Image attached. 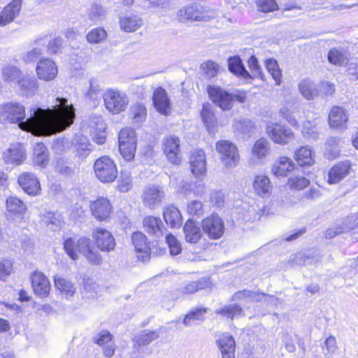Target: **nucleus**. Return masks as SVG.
Wrapping results in <instances>:
<instances>
[{
    "label": "nucleus",
    "mask_w": 358,
    "mask_h": 358,
    "mask_svg": "<svg viewBox=\"0 0 358 358\" xmlns=\"http://www.w3.org/2000/svg\"><path fill=\"white\" fill-rule=\"evenodd\" d=\"M269 151V143L264 138L258 139L254 144L252 149V157L257 159L264 158Z\"/></svg>",
    "instance_id": "nucleus-43"
},
{
    "label": "nucleus",
    "mask_w": 358,
    "mask_h": 358,
    "mask_svg": "<svg viewBox=\"0 0 358 358\" xmlns=\"http://www.w3.org/2000/svg\"><path fill=\"white\" fill-rule=\"evenodd\" d=\"M93 238L99 249L101 251L110 252L115 247V241L113 234L103 228H96L93 233Z\"/></svg>",
    "instance_id": "nucleus-14"
},
{
    "label": "nucleus",
    "mask_w": 358,
    "mask_h": 358,
    "mask_svg": "<svg viewBox=\"0 0 358 358\" xmlns=\"http://www.w3.org/2000/svg\"><path fill=\"white\" fill-rule=\"evenodd\" d=\"M264 296V293L243 289L234 293L232 296L231 300H245L248 302H258L262 301V296Z\"/></svg>",
    "instance_id": "nucleus-42"
},
{
    "label": "nucleus",
    "mask_w": 358,
    "mask_h": 358,
    "mask_svg": "<svg viewBox=\"0 0 358 358\" xmlns=\"http://www.w3.org/2000/svg\"><path fill=\"white\" fill-rule=\"evenodd\" d=\"M298 88L302 96L307 100H313L320 96L318 85L309 79L301 80Z\"/></svg>",
    "instance_id": "nucleus-28"
},
{
    "label": "nucleus",
    "mask_w": 358,
    "mask_h": 358,
    "mask_svg": "<svg viewBox=\"0 0 358 358\" xmlns=\"http://www.w3.org/2000/svg\"><path fill=\"white\" fill-rule=\"evenodd\" d=\"M349 118L348 111L343 108L334 106L331 108L329 115V123L331 127L336 129H345Z\"/></svg>",
    "instance_id": "nucleus-19"
},
{
    "label": "nucleus",
    "mask_w": 358,
    "mask_h": 358,
    "mask_svg": "<svg viewBox=\"0 0 358 358\" xmlns=\"http://www.w3.org/2000/svg\"><path fill=\"white\" fill-rule=\"evenodd\" d=\"M187 212L190 215L200 217L203 215V203L197 200L190 201L187 206Z\"/></svg>",
    "instance_id": "nucleus-60"
},
{
    "label": "nucleus",
    "mask_w": 358,
    "mask_h": 358,
    "mask_svg": "<svg viewBox=\"0 0 358 358\" xmlns=\"http://www.w3.org/2000/svg\"><path fill=\"white\" fill-rule=\"evenodd\" d=\"M22 189L29 195H36L41 191L39 180H17Z\"/></svg>",
    "instance_id": "nucleus-53"
},
{
    "label": "nucleus",
    "mask_w": 358,
    "mask_h": 358,
    "mask_svg": "<svg viewBox=\"0 0 358 358\" xmlns=\"http://www.w3.org/2000/svg\"><path fill=\"white\" fill-rule=\"evenodd\" d=\"M103 98L106 109L113 114L124 111L129 103L126 94L117 90H107L103 93Z\"/></svg>",
    "instance_id": "nucleus-4"
},
{
    "label": "nucleus",
    "mask_w": 358,
    "mask_h": 358,
    "mask_svg": "<svg viewBox=\"0 0 358 358\" xmlns=\"http://www.w3.org/2000/svg\"><path fill=\"white\" fill-rule=\"evenodd\" d=\"M181 192L186 195L193 194L195 196H201L205 192V186L202 180H182Z\"/></svg>",
    "instance_id": "nucleus-36"
},
{
    "label": "nucleus",
    "mask_w": 358,
    "mask_h": 358,
    "mask_svg": "<svg viewBox=\"0 0 358 358\" xmlns=\"http://www.w3.org/2000/svg\"><path fill=\"white\" fill-rule=\"evenodd\" d=\"M90 134L97 144H103L106 140V124L102 118L94 116L90 121Z\"/></svg>",
    "instance_id": "nucleus-21"
},
{
    "label": "nucleus",
    "mask_w": 358,
    "mask_h": 358,
    "mask_svg": "<svg viewBox=\"0 0 358 358\" xmlns=\"http://www.w3.org/2000/svg\"><path fill=\"white\" fill-rule=\"evenodd\" d=\"M321 129L320 120H315L313 122L306 121L303 125L301 132L307 138L315 140L318 138Z\"/></svg>",
    "instance_id": "nucleus-37"
},
{
    "label": "nucleus",
    "mask_w": 358,
    "mask_h": 358,
    "mask_svg": "<svg viewBox=\"0 0 358 358\" xmlns=\"http://www.w3.org/2000/svg\"><path fill=\"white\" fill-rule=\"evenodd\" d=\"M132 243L136 252L145 255V256H142V260L143 262L147 261L149 259L150 248L145 236L139 231L134 232L132 235Z\"/></svg>",
    "instance_id": "nucleus-30"
},
{
    "label": "nucleus",
    "mask_w": 358,
    "mask_h": 358,
    "mask_svg": "<svg viewBox=\"0 0 358 358\" xmlns=\"http://www.w3.org/2000/svg\"><path fill=\"white\" fill-rule=\"evenodd\" d=\"M298 170L293 161L288 157H279L271 166V173L275 177H287L289 173Z\"/></svg>",
    "instance_id": "nucleus-15"
},
{
    "label": "nucleus",
    "mask_w": 358,
    "mask_h": 358,
    "mask_svg": "<svg viewBox=\"0 0 358 358\" xmlns=\"http://www.w3.org/2000/svg\"><path fill=\"white\" fill-rule=\"evenodd\" d=\"M64 248L70 258L76 260L78 259V252L85 255L92 248L91 241L81 237L75 243L72 238H68L64 242Z\"/></svg>",
    "instance_id": "nucleus-8"
},
{
    "label": "nucleus",
    "mask_w": 358,
    "mask_h": 358,
    "mask_svg": "<svg viewBox=\"0 0 358 358\" xmlns=\"http://www.w3.org/2000/svg\"><path fill=\"white\" fill-rule=\"evenodd\" d=\"M90 208L95 218L104 220L110 213L111 205L107 199L100 197L91 203Z\"/></svg>",
    "instance_id": "nucleus-23"
},
{
    "label": "nucleus",
    "mask_w": 358,
    "mask_h": 358,
    "mask_svg": "<svg viewBox=\"0 0 358 358\" xmlns=\"http://www.w3.org/2000/svg\"><path fill=\"white\" fill-rule=\"evenodd\" d=\"M185 241L189 243H198L201 237L202 232L200 226L192 219H189L183 227Z\"/></svg>",
    "instance_id": "nucleus-26"
},
{
    "label": "nucleus",
    "mask_w": 358,
    "mask_h": 358,
    "mask_svg": "<svg viewBox=\"0 0 358 358\" xmlns=\"http://www.w3.org/2000/svg\"><path fill=\"white\" fill-rule=\"evenodd\" d=\"M129 117L131 123L134 125H139L146 120L147 109L142 103H135L131 106Z\"/></svg>",
    "instance_id": "nucleus-32"
},
{
    "label": "nucleus",
    "mask_w": 358,
    "mask_h": 358,
    "mask_svg": "<svg viewBox=\"0 0 358 358\" xmlns=\"http://www.w3.org/2000/svg\"><path fill=\"white\" fill-rule=\"evenodd\" d=\"M2 76L6 82H17L20 80L21 71L14 66H6L2 69Z\"/></svg>",
    "instance_id": "nucleus-51"
},
{
    "label": "nucleus",
    "mask_w": 358,
    "mask_h": 358,
    "mask_svg": "<svg viewBox=\"0 0 358 358\" xmlns=\"http://www.w3.org/2000/svg\"><path fill=\"white\" fill-rule=\"evenodd\" d=\"M215 149L225 168L231 169L238 166L240 162V155L234 143L229 141L221 140L216 143Z\"/></svg>",
    "instance_id": "nucleus-2"
},
{
    "label": "nucleus",
    "mask_w": 358,
    "mask_h": 358,
    "mask_svg": "<svg viewBox=\"0 0 358 358\" xmlns=\"http://www.w3.org/2000/svg\"><path fill=\"white\" fill-rule=\"evenodd\" d=\"M208 285V280L204 278L199 279L196 281H185L176 292L182 294H190L207 287Z\"/></svg>",
    "instance_id": "nucleus-35"
},
{
    "label": "nucleus",
    "mask_w": 358,
    "mask_h": 358,
    "mask_svg": "<svg viewBox=\"0 0 358 358\" xmlns=\"http://www.w3.org/2000/svg\"><path fill=\"white\" fill-rule=\"evenodd\" d=\"M6 206L7 210L14 215L22 216L27 210V206L24 201L14 196H10L6 199Z\"/></svg>",
    "instance_id": "nucleus-33"
},
{
    "label": "nucleus",
    "mask_w": 358,
    "mask_h": 358,
    "mask_svg": "<svg viewBox=\"0 0 358 358\" xmlns=\"http://www.w3.org/2000/svg\"><path fill=\"white\" fill-rule=\"evenodd\" d=\"M294 158L300 166H310L315 163V154L309 146H301L297 149Z\"/></svg>",
    "instance_id": "nucleus-27"
},
{
    "label": "nucleus",
    "mask_w": 358,
    "mask_h": 358,
    "mask_svg": "<svg viewBox=\"0 0 358 358\" xmlns=\"http://www.w3.org/2000/svg\"><path fill=\"white\" fill-rule=\"evenodd\" d=\"M350 171V164L349 162H339L329 171V179H342L349 174Z\"/></svg>",
    "instance_id": "nucleus-44"
},
{
    "label": "nucleus",
    "mask_w": 358,
    "mask_h": 358,
    "mask_svg": "<svg viewBox=\"0 0 358 358\" xmlns=\"http://www.w3.org/2000/svg\"><path fill=\"white\" fill-rule=\"evenodd\" d=\"M136 148V142L124 143L122 141V144H119V150L122 157L127 161L132 159L134 157Z\"/></svg>",
    "instance_id": "nucleus-56"
},
{
    "label": "nucleus",
    "mask_w": 358,
    "mask_h": 358,
    "mask_svg": "<svg viewBox=\"0 0 358 358\" xmlns=\"http://www.w3.org/2000/svg\"><path fill=\"white\" fill-rule=\"evenodd\" d=\"M55 285L62 293L66 294V296H72L76 288L71 282L60 276L55 277Z\"/></svg>",
    "instance_id": "nucleus-48"
},
{
    "label": "nucleus",
    "mask_w": 358,
    "mask_h": 358,
    "mask_svg": "<svg viewBox=\"0 0 358 358\" xmlns=\"http://www.w3.org/2000/svg\"><path fill=\"white\" fill-rule=\"evenodd\" d=\"M257 9L262 13H269L279 9L275 0H256Z\"/></svg>",
    "instance_id": "nucleus-57"
},
{
    "label": "nucleus",
    "mask_w": 358,
    "mask_h": 358,
    "mask_svg": "<svg viewBox=\"0 0 358 358\" xmlns=\"http://www.w3.org/2000/svg\"><path fill=\"white\" fill-rule=\"evenodd\" d=\"M189 169L196 178L203 177L206 173V157L201 149H195L190 152L189 157Z\"/></svg>",
    "instance_id": "nucleus-11"
},
{
    "label": "nucleus",
    "mask_w": 358,
    "mask_h": 358,
    "mask_svg": "<svg viewBox=\"0 0 358 358\" xmlns=\"http://www.w3.org/2000/svg\"><path fill=\"white\" fill-rule=\"evenodd\" d=\"M88 16L90 20L96 23L106 18V10L100 5L93 4L89 10Z\"/></svg>",
    "instance_id": "nucleus-52"
},
{
    "label": "nucleus",
    "mask_w": 358,
    "mask_h": 358,
    "mask_svg": "<svg viewBox=\"0 0 358 358\" xmlns=\"http://www.w3.org/2000/svg\"><path fill=\"white\" fill-rule=\"evenodd\" d=\"M17 84L22 94L27 96L34 95L38 87L36 80L33 77L24 76L18 80Z\"/></svg>",
    "instance_id": "nucleus-39"
},
{
    "label": "nucleus",
    "mask_w": 358,
    "mask_h": 358,
    "mask_svg": "<svg viewBox=\"0 0 358 358\" xmlns=\"http://www.w3.org/2000/svg\"><path fill=\"white\" fill-rule=\"evenodd\" d=\"M216 343L221 352L222 358H235L236 341L228 333L216 340Z\"/></svg>",
    "instance_id": "nucleus-20"
},
{
    "label": "nucleus",
    "mask_w": 358,
    "mask_h": 358,
    "mask_svg": "<svg viewBox=\"0 0 358 358\" xmlns=\"http://www.w3.org/2000/svg\"><path fill=\"white\" fill-rule=\"evenodd\" d=\"M107 33L103 28L97 27L92 29L87 34V40L90 43H99L106 39Z\"/></svg>",
    "instance_id": "nucleus-55"
},
{
    "label": "nucleus",
    "mask_w": 358,
    "mask_h": 358,
    "mask_svg": "<svg viewBox=\"0 0 358 358\" xmlns=\"http://www.w3.org/2000/svg\"><path fill=\"white\" fill-rule=\"evenodd\" d=\"M3 158L6 164H20L25 159V149L21 143H13L3 152Z\"/></svg>",
    "instance_id": "nucleus-18"
},
{
    "label": "nucleus",
    "mask_w": 358,
    "mask_h": 358,
    "mask_svg": "<svg viewBox=\"0 0 358 358\" xmlns=\"http://www.w3.org/2000/svg\"><path fill=\"white\" fill-rule=\"evenodd\" d=\"M31 286L34 293L39 297L48 296L50 290V283L42 273L35 271L31 275Z\"/></svg>",
    "instance_id": "nucleus-17"
},
{
    "label": "nucleus",
    "mask_w": 358,
    "mask_h": 358,
    "mask_svg": "<svg viewBox=\"0 0 358 358\" xmlns=\"http://www.w3.org/2000/svg\"><path fill=\"white\" fill-rule=\"evenodd\" d=\"M122 141L124 143L136 142V135L134 129L131 128H124L120 130L119 133V144H122Z\"/></svg>",
    "instance_id": "nucleus-59"
},
{
    "label": "nucleus",
    "mask_w": 358,
    "mask_h": 358,
    "mask_svg": "<svg viewBox=\"0 0 358 358\" xmlns=\"http://www.w3.org/2000/svg\"><path fill=\"white\" fill-rule=\"evenodd\" d=\"M302 105L299 101L287 102L280 110L283 118L292 126H297L298 120L303 113Z\"/></svg>",
    "instance_id": "nucleus-13"
},
{
    "label": "nucleus",
    "mask_w": 358,
    "mask_h": 358,
    "mask_svg": "<svg viewBox=\"0 0 358 358\" xmlns=\"http://www.w3.org/2000/svg\"><path fill=\"white\" fill-rule=\"evenodd\" d=\"M164 197L165 192L162 188L154 185L145 187L142 195L144 205L150 209L159 206Z\"/></svg>",
    "instance_id": "nucleus-12"
},
{
    "label": "nucleus",
    "mask_w": 358,
    "mask_h": 358,
    "mask_svg": "<svg viewBox=\"0 0 358 358\" xmlns=\"http://www.w3.org/2000/svg\"><path fill=\"white\" fill-rule=\"evenodd\" d=\"M265 65L268 72L271 74L277 85L281 83L282 73L276 60L268 59L265 61Z\"/></svg>",
    "instance_id": "nucleus-49"
},
{
    "label": "nucleus",
    "mask_w": 358,
    "mask_h": 358,
    "mask_svg": "<svg viewBox=\"0 0 358 358\" xmlns=\"http://www.w3.org/2000/svg\"><path fill=\"white\" fill-rule=\"evenodd\" d=\"M266 133L274 143L282 145L288 143L294 137L292 129L280 124L271 123L268 124Z\"/></svg>",
    "instance_id": "nucleus-10"
},
{
    "label": "nucleus",
    "mask_w": 358,
    "mask_h": 358,
    "mask_svg": "<svg viewBox=\"0 0 358 358\" xmlns=\"http://www.w3.org/2000/svg\"><path fill=\"white\" fill-rule=\"evenodd\" d=\"M207 90L210 99L222 110H228L233 107L232 94L219 86L209 85Z\"/></svg>",
    "instance_id": "nucleus-6"
},
{
    "label": "nucleus",
    "mask_w": 358,
    "mask_h": 358,
    "mask_svg": "<svg viewBox=\"0 0 358 358\" xmlns=\"http://www.w3.org/2000/svg\"><path fill=\"white\" fill-rule=\"evenodd\" d=\"M201 66L203 68L204 73L208 78L215 77L217 75L219 69V65L211 60H209L206 63H203Z\"/></svg>",
    "instance_id": "nucleus-64"
},
{
    "label": "nucleus",
    "mask_w": 358,
    "mask_h": 358,
    "mask_svg": "<svg viewBox=\"0 0 358 358\" xmlns=\"http://www.w3.org/2000/svg\"><path fill=\"white\" fill-rule=\"evenodd\" d=\"M208 308L196 307L191 309L183 317L182 323L186 327H190L196 321H203L205 315L208 313Z\"/></svg>",
    "instance_id": "nucleus-34"
},
{
    "label": "nucleus",
    "mask_w": 358,
    "mask_h": 358,
    "mask_svg": "<svg viewBox=\"0 0 358 358\" xmlns=\"http://www.w3.org/2000/svg\"><path fill=\"white\" fill-rule=\"evenodd\" d=\"M178 20L181 22L186 21H209L215 18V11L206 9L197 3H192L181 8L178 12Z\"/></svg>",
    "instance_id": "nucleus-3"
},
{
    "label": "nucleus",
    "mask_w": 358,
    "mask_h": 358,
    "mask_svg": "<svg viewBox=\"0 0 358 358\" xmlns=\"http://www.w3.org/2000/svg\"><path fill=\"white\" fill-rule=\"evenodd\" d=\"M166 241L169 248V251L171 255H177L181 252V245L173 234H167L166 236Z\"/></svg>",
    "instance_id": "nucleus-58"
},
{
    "label": "nucleus",
    "mask_w": 358,
    "mask_h": 358,
    "mask_svg": "<svg viewBox=\"0 0 358 358\" xmlns=\"http://www.w3.org/2000/svg\"><path fill=\"white\" fill-rule=\"evenodd\" d=\"M101 91V88L99 82L92 79L90 81V87L88 91L85 93V96L90 99H96Z\"/></svg>",
    "instance_id": "nucleus-63"
},
{
    "label": "nucleus",
    "mask_w": 358,
    "mask_h": 358,
    "mask_svg": "<svg viewBox=\"0 0 358 358\" xmlns=\"http://www.w3.org/2000/svg\"><path fill=\"white\" fill-rule=\"evenodd\" d=\"M36 71L38 78L45 81L52 80L58 73L56 64L49 59H41L36 67Z\"/></svg>",
    "instance_id": "nucleus-16"
},
{
    "label": "nucleus",
    "mask_w": 358,
    "mask_h": 358,
    "mask_svg": "<svg viewBox=\"0 0 358 358\" xmlns=\"http://www.w3.org/2000/svg\"><path fill=\"white\" fill-rule=\"evenodd\" d=\"M164 219L171 228H178L182 224V215L180 210L174 206H169L164 210Z\"/></svg>",
    "instance_id": "nucleus-31"
},
{
    "label": "nucleus",
    "mask_w": 358,
    "mask_h": 358,
    "mask_svg": "<svg viewBox=\"0 0 358 358\" xmlns=\"http://www.w3.org/2000/svg\"><path fill=\"white\" fill-rule=\"evenodd\" d=\"M201 226L203 233L211 240H217L224 234V220L216 213H213L203 219Z\"/></svg>",
    "instance_id": "nucleus-5"
},
{
    "label": "nucleus",
    "mask_w": 358,
    "mask_h": 358,
    "mask_svg": "<svg viewBox=\"0 0 358 358\" xmlns=\"http://www.w3.org/2000/svg\"><path fill=\"white\" fill-rule=\"evenodd\" d=\"M253 188L257 195L264 198L271 195L273 185L271 180H253Z\"/></svg>",
    "instance_id": "nucleus-46"
},
{
    "label": "nucleus",
    "mask_w": 358,
    "mask_h": 358,
    "mask_svg": "<svg viewBox=\"0 0 358 358\" xmlns=\"http://www.w3.org/2000/svg\"><path fill=\"white\" fill-rule=\"evenodd\" d=\"M248 66L251 71L250 78L256 77L263 79V74L261 67L259 65L257 59L255 56H251L248 59Z\"/></svg>",
    "instance_id": "nucleus-62"
},
{
    "label": "nucleus",
    "mask_w": 358,
    "mask_h": 358,
    "mask_svg": "<svg viewBox=\"0 0 358 358\" xmlns=\"http://www.w3.org/2000/svg\"><path fill=\"white\" fill-rule=\"evenodd\" d=\"M1 117L18 124L24 131L36 136H48L62 131L74 122L75 110L65 98H57L52 108L33 107L25 119V108L17 102L1 105Z\"/></svg>",
    "instance_id": "nucleus-1"
},
{
    "label": "nucleus",
    "mask_w": 358,
    "mask_h": 358,
    "mask_svg": "<svg viewBox=\"0 0 358 358\" xmlns=\"http://www.w3.org/2000/svg\"><path fill=\"white\" fill-rule=\"evenodd\" d=\"M215 313L231 320H233L236 316L243 315L242 308L236 303L225 305L220 308L216 309Z\"/></svg>",
    "instance_id": "nucleus-41"
},
{
    "label": "nucleus",
    "mask_w": 358,
    "mask_h": 358,
    "mask_svg": "<svg viewBox=\"0 0 358 358\" xmlns=\"http://www.w3.org/2000/svg\"><path fill=\"white\" fill-rule=\"evenodd\" d=\"M153 103L157 110L162 115H167L171 109L170 101L164 89L158 87L154 91Z\"/></svg>",
    "instance_id": "nucleus-22"
},
{
    "label": "nucleus",
    "mask_w": 358,
    "mask_h": 358,
    "mask_svg": "<svg viewBox=\"0 0 358 358\" xmlns=\"http://www.w3.org/2000/svg\"><path fill=\"white\" fill-rule=\"evenodd\" d=\"M121 29L125 32H134L143 25V20L136 15H124L120 17Z\"/></svg>",
    "instance_id": "nucleus-29"
},
{
    "label": "nucleus",
    "mask_w": 358,
    "mask_h": 358,
    "mask_svg": "<svg viewBox=\"0 0 358 358\" xmlns=\"http://www.w3.org/2000/svg\"><path fill=\"white\" fill-rule=\"evenodd\" d=\"M21 9V0H13L0 13V27L12 22Z\"/></svg>",
    "instance_id": "nucleus-24"
},
{
    "label": "nucleus",
    "mask_w": 358,
    "mask_h": 358,
    "mask_svg": "<svg viewBox=\"0 0 358 358\" xmlns=\"http://www.w3.org/2000/svg\"><path fill=\"white\" fill-rule=\"evenodd\" d=\"M348 54L345 51L339 50L336 48L330 50L328 53V60L335 65H343L348 60Z\"/></svg>",
    "instance_id": "nucleus-50"
},
{
    "label": "nucleus",
    "mask_w": 358,
    "mask_h": 358,
    "mask_svg": "<svg viewBox=\"0 0 358 358\" xmlns=\"http://www.w3.org/2000/svg\"><path fill=\"white\" fill-rule=\"evenodd\" d=\"M229 70L234 74L247 79L250 78V74L245 69L243 64L238 57H232L228 59Z\"/></svg>",
    "instance_id": "nucleus-38"
},
{
    "label": "nucleus",
    "mask_w": 358,
    "mask_h": 358,
    "mask_svg": "<svg viewBox=\"0 0 358 358\" xmlns=\"http://www.w3.org/2000/svg\"><path fill=\"white\" fill-rule=\"evenodd\" d=\"M324 155L329 159H334L339 156V139L338 138L330 137L327 140Z\"/></svg>",
    "instance_id": "nucleus-47"
},
{
    "label": "nucleus",
    "mask_w": 358,
    "mask_h": 358,
    "mask_svg": "<svg viewBox=\"0 0 358 358\" xmlns=\"http://www.w3.org/2000/svg\"><path fill=\"white\" fill-rule=\"evenodd\" d=\"M159 337V330H143L137 335L134 341L140 346H145Z\"/></svg>",
    "instance_id": "nucleus-45"
},
{
    "label": "nucleus",
    "mask_w": 358,
    "mask_h": 358,
    "mask_svg": "<svg viewBox=\"0 0 358 358\" xmlns=\"http://www.w3.org/2000/svg\"><path fill=\"white\" fill-rule=\"evenodd\" d=\"M163 150L169 162L179 164L182 157L180 150V139L178 136L169 135L163 140Z\"/></svg>",
    "instance_id": "nucleus-9"
},
{
    "label": "nucleus",
    "mask_w": 358,
    "mask_h": 358,
    "mask_svg": "<svg viewBox=\"0 0 358 358\" xmlns=\"http://www.w3.org/2000/svg\"><path fill=\"white\" fill-rule=\"evenodd\" d=\"M201 116L208 130L213 131L217 126V119L209 103L203 104Z\"/></svg>",
    "instance_id": "nucleus-40"
},
{
    "label": "nucleus",
    "mask_w": 358,
    "mask_h": 358,
    "mask_svg": "<svg viewBox=\"0 0 358 358\" xmlns=\"http://www.w3.org/2000/svg\"><path fill=\"white\" fill-rule=\"evenodd\" d=\"M234 126L236 131L246 136H249L254 128L253 122L248 119L236 120Z\"/></svg>",
    "instance_id": "nucleus-54"
},
{
    "label": "nucleus",
    "mask_w": 358,
    "mask_h": 358,
    "mask_svg": "<svg viewBox=\"0 0 358 358\" xmlns=\"http://www.w3.org/2000/svg\"><path fill=\"white\" fill-rule=\"evenodd\" d=\"M322 348L325 356L334 354L337 348L336 338L333 336L327 337L323 343Z\"/></svg>",
    "instance_id": "nucleus-61"
},
{
    "label": "nucleus",
    "mask_w": 358,
    "mask_h": 358,
    "mask_svg": "<svg viewBox=\"0 0 358 358\" xmlns=\"http://www.w3.org/2000/svg\"><path fill=\"white\" fill-rule=\"evenodd\" d=\"M94 173L99 179H116L117 171L113 161L107 156H102L94 164Z\"/></svg>",
    "instance_id": "nucleus-7"
},
{
    "label": "nucleus",
    "mask_w": 358,
    "mask_h": 358,
    "mask_svg": "<svg viewBox=\"0 0 358 358\" xmlns=\"http://www.w3.org/2000/svg\"><path fill=\"white\" fill-rule=\"evenodd\" d=\"M143 226L148 234L155 238H160L166 230L160 217L147 216L143 220Z\"/></svg>",
    "instance_id": "nucleus-25"
}]
</instances>
